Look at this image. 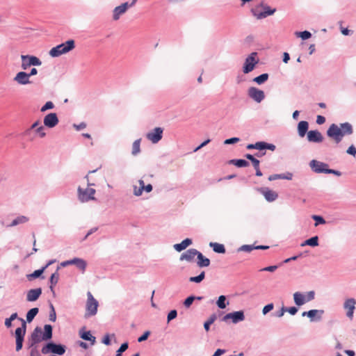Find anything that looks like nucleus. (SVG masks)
<instances>
[{
  "mask_svg": "<svg viewBox=\"0 0 356 356\" xmlns=\"http://www.w3.org/2000/svg\"><path fill=\"white\" fill-rule=\"evenodd\" d=\"M204 277H205V273L204 271H202L198 276L191 277L189 280H190V282H192L200 283L204 279Z\"/></svg>",
  "mask_w": 356,
  "mask_h": 356,
  "instance_id": "obj_40",
  "label": "nucleus"
},
{
  "mask_svg": "<svg viewBox=\"0 0 356 356\" xmlns=\"http://www.w3.org/2000/svg\"><path fill=\"white\" fill-rule=\"evenodd\" d=\"M296 35L298 37H300L302 40L309 39L312 36L311 33L307 31H305L302 32H296Z\"/></svg>",
  "mask_w": 356,
  "mask_h": 356,
  "instance_id": "obj_42",
  "label": "nucleus"
},
{
  "mask_svg": "<svg viewBox=\"0 0 356 356\" xmlns=\"http://www.w3.org/2000/svg\"><path fill=\"white\" fill-rule=\"evenodd\" d=\"M51 311L49 314V320L52 322H55L56 319V314L54 306L51 305Z\"/></svg>",
  "mask_w": 356,
  "mask_h": 356,
  "instance_id": "obj_52",
  "label": "nucleus"
},
{
  "mask_svg": "<svg viewBox=\"0 0 356 356\" xmlns=\"http://www.w3.org/2000/svg\"><path fill=\"white\" fill-rule=\"evenodd\" d=\"M102 342L105 345H107V346L111 344V340H110V337H109L108 334H106L104 336V337L103 338Z\"/></svg>",
  "mask_w": 356,
  "mask_h": 356,
  "instance_id": "obj_62",
  "label": "nucleus"
},
{
  "mask_svg": "<svg viewBox=\"0 0 356 356\" xmlns=\"http://www.w3.org/2000/svg\"><path fill=\"white\" fill-rule=\"evenodd\" d=\"M177 310H175V309L171 310L168 313V316H167L168 323H169L170 321L175 319L177 317Z\"/></svg>",
  "mask_w": 356,
  "mask_h": 356,
  "instance_id": "obj_46",
  "label": "nucleus"
},
{
  "mask_svg": "<svg viewBox=\"0 0 356 356\" xmlns=\"http://www.w3.org/2000/svg\"><path fill=\"white\" fill-rule=\"evenodd\" d=\"M88 299L86 302V312L85 314L86 317H90L97 314L98 302L90 292L87 293Z\"/></svg>",
  "mask_w": 356,
  "mask_h": 356,
  "instance_id": "obj_5",
  "label": "nucleus"
},
{
  "mask_svg": "<svg viewBox=\"0 0 356 356\" xmlns=\"http://www.w3.org/2000/svg\"><path fill=\"white\" fill-rule=\"evenodd\" d=\"M264 12H258L257 9L253 10L254 15L259 19L266 17L268 15H273L275 12V9L271 10L269 7L264 8Z\"/></svg>",
  "mask_w": 356,
  "mask_h": 356,
  "instance_id": "obj_23",
  "label": "nucleus"
},
{
  "mask_svg": "<svg viewBox=\"0 0 356 356\" xmlns=\"http://www.w3.org/2000/svg\"><path fill=\"white\" fill-rule=\"evenodd\" d=\"M163 129L156 127L152 131L147 134V138L152 143H157L163 137Z\"/></svg>",
  "mask_w": 356,
  "mask_h": 356,
  "instance_id": "obj_12",
  "label": "nucleus"
},
{
  "mask_svg": "<svg viewBox=\"0 0 356 356\" xmlns=\"http://www.w3.org/2000/svg\"><path fill=\"white\" fill-rule=\"evenodd\" d=\"M307 138L308 141L312 143H321L323 140V135L318 130L309 131Z\"/></svg>",
  "mask_w": 356,
  "mask_h": 356,
  "instance_id": "obj_19",
  "label": "nucleus"
},
{
  "mask_svg": "<svg viewBox=\"0 0 356 356\" xmlns=\"http://www.w3.org/2000/svg\"><path fill=\"white\" fill-rule=\"evenodd\" d=\"M128 348V343H124L121 345L120 348L117 350L115 356H121L122 353L124 352Z\"/></svg>",
  "mask_w": 356,
  "mask_h": 356,
  "instance_id": "obj_44",
  "label": "nucleus"
},
{
  "mask_svg": "<svg viewBox=\"0 0 356 356\" xmlns=\"http://www.w3.org/2000/svg\"><path fill=\"white\" fill-rule=\"evenodd\" d=\"M225 353V350L224 349H217L216 351L214 353V354L212 356H220L221 355L224 354Z\"/></svg>",
  "mask_w": 356,
  "mask_h": 356,
  "instance_id": "obj_64",
  "label": "nucleus"
},
{
  "mask_svg": "<svg viewBox=\"0 0 356 356\" xmlns=\"http://www.w3.org/2000/svg\"><path fill=\"white\" fill-rule=\"evenodd\" d=\"M286 312H288L291 315H295L298 312V309L295 307H291L289 308H286Z\"/></svg>",
  "mask_w": 356,
  "mask_h": 356,
  "instance_id": "obj_60",
  "label": "nucleus"
},
{
  "mask_svg": "<svg viewBox=\"0 0 356 356\" xmlns=\"http://www.w3.org/2000/svg\"><path fill=\"white\" fill-rule=\"evenodd\" d=\"M310 166L313 170L317 173H326L328 168V165L327 163L316 160H312L310 162Z\"/></svg>",
  "mask_w": 356,
  "mask_h": 356,
  "instance_id": "obj_16",
  "label": "nucleus"
},
{
  "mask_svg": "<svg viewBox=\"0 0 356 356\" xmlns=\"http://www.w3.org/2000/svg\"><path fill=\"white\" fill-rule=\"evenodd\" d=\"M81 337L84 340L91 341L92 345H94L95 343V337L91 334L90 331L82 332L81 334Z\"/></svg>",
  "mask_w": 356,
  "mask_h": 356,
  "instance_id": "obj_34",
  "label": "nucleus"
},
{
  "mask_svg": "<svg viewBox=\"0 0 356 356\" xmlns=\"http://www.w3.org/2000/svg\"><path fill=\"white\" fill-rule=\"evenodd\" d=\"M42 294V289L37 288L31 289L27 291L26 293V300L29 302H34L37 300L40 295Z\"/></svg>",
  "mask_w": 356,
  "mask_h": 356,
  "instance_id": "obj_21",
  "label": "nucleus"
},
{
  "mask_svg": "<svg viewBox=\"0 0 356 356\" xmlns=\"http://www.w3.org/2000/svg\"><path fill=\"white\" fill-rule=\"evenodd\" d=\"M39 124H40V122H39V121H36L35 122H34V123L31 125V127L29 129H27V130L26 131L25 134H30V132H31L33 129H36L38 127V125H39Z\"/></svg>",
  "mask_w": 356,
  "mask_h": 356,
  "instance_id": "obj_56",
  "label": "nucleus"
},
{
  "mask_svg": "<svg viewBox=\"0 0 356 356\" xmlns=\"http://www.w3.org/2000/svg\"><path fill=\"white\" fill-rule=\"evenodd\" d=\"M58 123V118L56 113H51L44 118V124L49 128L56 127Z\"/></svg>",
  "mask_w": 356,
  "mask_h": 356,
  "instance_id": "obj_17",
  "label": "nucleus"
},
{
  "mask_svg": "<svg viewBox=\"0 0 356 356\" xmlns=\"http://www.w3.org/2000/svg\"><path fill=\"white\" fill-rule=\"evenodd\" d=\"M244 319V312L243 311H238L227 314L223 316L222 320L225 322H227L229 320H231L233 323H237L240 321H243Z\"/></svg>",
  "mask_w": 356,
  "mask_h": 356,
  "instance_id": "obj_10",
  "label": "nucleus"
},
{
  "mask_svg": "<svg viewBox=\"0 0 356 356\" xmlns=\"http://www.w3.org/2000/svg\"><path fill=\"white\" fill-rule=\"evenodd\" d=\"M13 80L19 85H28L31 83L28 73L23 71L17 73Z\"/></svg>",
  "mask_w": 356,
  "mask_h": 356,
  "instance_id": "obj_15",
  "label": "nucleus"
},
{
  "mask_svg": "<svg viewBox=\"0 0 356 356\" xmlns=\"http://www.w3.org/2000/svg\"><path fill=\"white\" fill-rule=\"evenodd\" d=\"M253 250H255V246L254 245H243L241 246L238 249V251H243V252H251Z\"/></svg>",
  "mask_w": 356,
  "mask_h": 356,
  "instance_id": "obj_43",
  "label": "nucleus"
},
{
  "mask_svg": "<svg viewBox=\"0 0 356 356\" xmlns=\"http://www.w3.org/2000/svg\"><path fill=\"white\" fill-rule=\"evenodd\" d=\"M54 107V104L51 102H47L46 104L41 108V112H44L48 109H51Z\"/></svg>",
  "mask_w": 356,
  "mask_h": 356,
  "instance_id": "obj_48",
  "label": "nucleus"
},
{
  "mask_svg": "<svg viewBox=\"0 0 356 356\" xmlns=\"http://www.w3.org/2000/svg\"><path fill=\"white\" fill-rule=\"evenodd\" d=\"M240 139L238 138H231L225 140L224 143L227 145L234 144L238 142Z\"/></svg>",
  "mask_w": 356,
  "mask_h": 356,
  "instance_id": "obj_55",
  "label": "nucleus"
},
{
  "mask_svg": "<svg viewBox=\"0 0 356 356\" xmlns=\"http://www.w3.org/2000/svg\"><path fill=\"white\" fill-rule=\"evenodd\" d=\"M268 79V74H262L257 77H255L253 81H255L258 84H262L265 81H266Z\"/></svg>",
  "mask_w": 356,
  "mask_h": 356,
  "instance_id": "obj_39",
  "label": "nucleus"
},
{
  "mask_svg": "<svg viewBox=\"0 0 356 356\" xmlns=\"http://www.w3.org/2000/svg\"><path fill=\"white\" fill-rule=\"evenodd\" d=\"M308 128L309 123L307 121H300L298 125V132L299 136L303 138L306 134H307Z\"/></svg>",
  "mask_w": 356,
  "mask_h": 356,
  "instance_id": "obj_24",
  "label": "nucleus"
},
{
  "mask_svg": "<svg viewBox=\"0 0 356 356\" xmlns=\"http://www.w3.org/2000/svg\"><path fill=\"white\" fill-rule=\"evenodd\" d=\"M65 352V347L60 344H56L54 343H48L42 348V353L44 355L50 353L63 355Z\"/></svg>",
  "mask_w": 356,
  "mask_h": 356,
  "instance_id": "obj_8",
  "label": "nucleus"
},
{
  "mask_svg": "<svg viewBox=\"0 0 356 356\" xmlns=\"http://www.w3.org/2000/svg\"><path fill=\"white\" fill-rule=\"evenodd\" d=\"M35 132L40 138H44L46 136L43 126H40L35 129Z\"/></svg>",
  "mask_w": 356,
  "mask_h": 356,
  "instance_id": "obj_50",
  "label": "nucleus"
},
{
  "mask_svg": "<svg viewBox=\"0 0 356 356\" xmlns=\"http://www.w3.org/2000/svg\"><path fill=\"white\" fill-rule=\"evenodd\" d=\"M325 122V117L322 115H318L316 118V123L318 124H322Z\"/></svg>",
  "mask_w": 356,
  "mask_h": 356,
  "instance_id": "obj_61",
  "label": "nucleus"
},
{
  "mask_svg": "<svg viewBox=\"0 0 356 356\" xmlns=\"http://www.w3.org/2000/svg\"><path fill=\"white\" fill-rule=\"evenodd\" d=\"M198 252L199 251L193 248L189 249L181 255L180 260H186L188 262H191L194 260L195 257L197 256Z\"/></svg>",
  "mask_w": 356,
  "mask_h": 356,
  "instance_id": "obj_22",
  "label": "nucleus"
},
{
  "mask_svg": "<svg viewBox=\"0 0 356 356\" xmlns=\"http://www.w3.org/2000/svg\"><path fill=\"white\" fill-rule=\"evenodd\" d=\"M95 190L92 188H87L83 189L81 187L78 188V197L81 202L94 200L95 199Z\"/></svg>",
  "mask_w": 356,
  "mask_h": 356,
  "instance_id": "obj_7",
  "label": "nucleus"
},
{
  "mask_svg": "<svg viewBox=\"0 0 356 356\" xmlns=\"http://www.w3.org/2000/svg\"><path fill=\"white\" fill-rule=\"evenodd\" d=\"M197 258V264L199 267H200V268L207 267L210 265L211 262H210L209 259L204 257V255L200 252H198Z\"/></svg>",
  "mask_w": 356,
  "mask_h": 356,
  "instance_id": "obj_25",
  "label": "nucleus"
},
{
  "mask_svg": "<svg viewBox=\"0 0 356 356\" xmlns=\"http://www.w3.org/2000/svg\"><path fill=\"white\" fill-rule=\"evenodd\" d=\"M139 187H134V193L136 196H140L142 195L143 191H145L147 193H149L152 191V186L151 184H147L145 186V183L143 180L140 179L138 181Z\"/></svg>",
  "mask_w": 356,
  "mask_h": 356,
  "instance_id": "obj_20",
  "label": "nucleus"
},
{
  "mask_svg": "<svg viewBox=\"0 0 356 356\" xmlns=\"http://www.w3.org/2000/svg\"><path fill=\"white\" fill-rule=\"evenodd\" d=\"M247 149H257L259 150L265 149H266V143L265 142H258L255 144H249L247 146Z\"/></svg>",
  "mask_w": 356,
  "mask_h": 356,
  "instance_id": "obj_35",
  "label": "nucleus"
},
{
  "mask_svg": "<svg viewBox=\"0 0 356 356\" xmlns=\"http://www.w3.org/2000/svg\"><path fill=\"white\" fill-rule=\"evenodd\" d=\"M273 309V304L270 303L266 305L262 310L263 314L265 315Z\"/></svg>",
  "mask_w": 356,
  "mask_h": 356,
  "instance_id": "obj_54",
  "label": "nucleus"
},
{
  "mask_svg": "<svg viewBox=\"0 0 356 356\" xmlns=\"http://www.w3.org/2000/svg\"><path fill=\"white\" fill-rule=\"evenodd\" d=\"M58 280H59V274H58V270H57L56 272L53 273L50 277V284H51L50 289H51V292L53 293V294L55 293L54 290V286L58 283Z\"/></svg>",
  "mask_w": 356,
  "mask_h": 356,
  "instance_id": "obj_31",
  "label": "nucleus"
},
{
  "mask_svg": "<svg viewBox=\"0 0 356 356\" xmlns=\"http://www.w3.org/2000/svg\"><path fill=\"white\" fill-rule=\"evenodd\" d=\"M356 300L354 298L347 299L343 305L344 309L347 311V316L352 319L353 317L354 310L355 309Z\"/></svg>",
  "mask_w": 356,
  "mask_h": 356,
  "instance_id": "obj_18",
  "label": "nucleus"
},
{
  "mask_svg": "<svg viewBox=\"0 0 356 356\" xmlns=\"http://www.w3.org/2000/svg\"><path fill=\"white\" fill-rule=\"evenodd\" d=\"M312 218L316 220L315 226H317L318 224H325V220L319 216H313Z\"/></svg>",
  "mask_w": 356,
  "mask_h": 356,
  "instance_id": "obj_49",
  "label": "nucleus"
},
{
  "mask_svg": "<svg viewBox=\"0 0 356 356\" xmlns=\"http://www.w3.org/2000/svg\"><path fill=\"white\" fill-rule=\"evenodd\" d=\"M309 245L312 247H316L318 245V237L317 236H313L306 241H305L301 246Z\"/></svg>",
  "mask_w": 356,
  "mask_h": 356,
  "instance_id": "obj_30",
  "label": "nucleus"
},
{
  "mask_svg": "<svg viewBox=\"0 0 356 356\" xmlns=\"http://www.w3.org/2000/svg\"><path fill=\"white\" fill-rule=\"evenodd\" d=\"M21 67L24 70H27L31 66H40L42 65V61L35 56L21 55Z\"/></svg>",
  "mask_w": 356,
  "mask_h": 356,
  "instance_id": "obj_6",
  "label": "nucleus"
},
{
  "mask_svg": "<svg viewBox=\"0 0 356 356\" xmlns=\"http://www.w3.org/2000/svg\"><path fill=\"white\" fill-rule=\"evenodd\" d=\"M192 243V240L190 238L184 239L181 243H177L174 245V248L177 252H181L185 250L188 246H189Z\"/></svg>",
  "mask_w": 356,
  "mask_h": 356,
  "instance_id": "obj_26",
  "label": "nucleus"
},
{
  "mask_svg": "<svg viewBox=\"0 0 356 356\" xmlns=\"http://www.w3.org/2000/svg\"><path fill=\"white\" fill-rule=\"evenodd\" d=\"M256 56L257 53L253 52L245 59L243 66V72L245 74H248L254 70L256 64L258 63V60L256 58Z\"/></svg>",
  "mask_w": 356,
  "mask_h": 356,
  "instance_id": "obj_9",
  "label": "nucleus"
},
{
  "mask_svg": "<svg viewBox=\"0 0 356 356\" xmlns=\"http://www.w3.org/2000/svg\"><path fill=\"white\" fill-rule=\"evenodd\" d=\"M248 95L257 103H260L265 97L264 92L255 87H250L248 90Z\"/></svg>",
  "mask_w": 356,
  "mask_h": 356,
  "instance_id": "obj_11",
  "label": "nucleus"
},
{
  "mask_svg": "<svg viewBox=\"0 0 356 356\" xmlns=\"http://www.w3.org/2000/svg\"><path fill=\"white\" fill-rule=\"evenodd\" d=\"M277 266H270L265 267L264 268H261L260 271H268V272H274L277 269Z\"/></svg>",
  "mask_w": 356,
  "mask_h": 356,
  "instance_id": "obj_53",
  "label": "nucleus"
},
{
  "mask_svg": "<svg viewBox=\"0 0 356 356\" xmlns=\"http://www.w3.org/2000/svg\"><path fill=\"white\" fill-rule=\"evenodd\" d=\"M319 311L318 310H316V309H312V310H309V312H304L302 313V316H307L308 317L312 318H314L316 314Z\"/></svg>",
  "mask_w": 356,
  "mask_h": 356,
  "instance_id": "obj_45",
  "label": "nucleus"
},
{
  "mask_svg": "<svg viewBox=\"0 0 356 356\" xmlns=\"http://www.w3.org/2000/svg\"><path fill=\"white\" fill-rule=\"evenodd\" d=\"M230 163L235 165L238 168L246 167L249 163L243 159H233L229 161Z\"/></svg>",
  "mask_w": 356,
  "mask_h": 356,
  "instance_id": "obj_36",
  "label": "nucleus"
},
{
  "mask_svg": "<svg viewBox=\"0 0 356 356\" xmlns=\"http://www.w3.org/2000/svg\"><path fill=\"white\" fill-rule=\"evenodd\" d=\"M209 245L213 248V250L217 253H225V248L224 245L218 243H210Z\"/></svg>",
  "mask_w": 356,
  "mask_h": 356,
  "instance_id": "obj_29",
  "label": "nucleus"
},
{
  "mask_svg": "<svg viewBox=\"0 0 356 356\" xmlns=\"http://www.w3.org/2000/svg\"><path fill=\"white\" fill-rule=\"evenodd\" d=\"M29 346L31 348L30 356H40L39 350L35 346H31V345H29Z\"/></svg>",
  "mask_w": 356,
  "mask_h": 356,
  "instance_id": "obj_47",
  "label": "nucleus"
},
{
  "mask_svg": "<svg viewBox=\"0 0 356 356\" xmlns=\"http://www.w3.org/2000/svg\"><path fill=\"white\" fill-rule=\"evenodd\" d=\"M195 300V297L193 296H189L185 300H184V305L186 307H189L192 303Z\"/></svg>",
  "mask_w": 356,
  "mask_h": 356,
  "instance_id": "obj_51",
  "label": "nucleus"
},
{
  "mask_svg": "<svg viewBox=\"0 0 356 356\" xmlns=\"http://www.w3.org/2000/svg\"><path fill=\"white\" fill-rule=\"evenodd\" d=\"M225 300H226V298L225 296H219L218 300H217V302H216V304L219 308L225 309L226 307V304L225 302Z\"/></svg>",
  "mask_w": 356,
  "mask_h": 356,
  "instance_id": "obj_41",
  "label": "nucleus"
},
{
  "mask_svg": "<svg viewBox=\"0 0 356 356\" xmlns=\"http://www.w3.org/2000/svg\"><path fill=\"white\" fill-rule=\"evenodd\" d=\"M72 264L76 265V267L81 269L83 272L85 271L87 264L83 259L79 258H74L72 259Z\"/></svg>",
  "mask_w": 356,
  "mask_h": 356,
  "instance_id": "obj_28",
  "label": "nucleus"
},
{
  "mask_svg": "<svg viewBox=\"0 0 356 356\" xmlns=\"http://www.w3.org/2000/svg\"><path fill=\"white\" fill-rule=\"evenodd\" d=\"M353 131V127L348 122L341 123L339 126L332 124L327 131V135L338 144L344 136L350 135Z\"/></svg>",
  "mask_w": 356,
  "mask_h": 356,
  "instance_id": "obj_1",
  "label": "nucleus"
},
{
  "mask_svg": "<svg viewBox=\"0 0 356 356\" xmlns=\"http://www.w3.org/2000/svg\"><path fill=\"white\" fill-rule=\"evenodd\" d=\"M293 299H294L295 303L298 306L302 305L306 302H307L306 300L305 296H304L302 293H301L300 292H296L293 294Z\"/></svg>",
  "mask_w": 356,
  "mask_h": 356,
  "instance_id": "obj_27",
  "label": "nucleus"
},
{
  "mask_svg": "<svg viewBox=\"0 0 356 356\" xmlns=\"http://www.w3.org/2000/svg\"><path fill=\"white\" fill-rule=\"evenodd\" d=\"M347 153L351 154L353 156H355L356 154V148L354 145H350L347 149Z\"/></svg>",
  "mask_w": 356,
  "mask_h": 356,
  "instance_id": "obj_58",
  "label": "nucleus"
},
{
  "mask_svg": "<svg viewBox=\"0 0 356 356\" xmlns=\"http://www.w3.org/2000/svg\"><path fill=\"white\" fill-rule=\"evenodd\" d=\"M140 152V139L135 140L132 145L131 154L134 156Z\"/></svg>",
  "mask_w": 356,
  "mask_h": 356,
  "instance_id": "obj_38",
  "label": "nucleus"
},
{
  "mask_svg": "<svg viewBox=\"0 0 356 356\" xmlns=\"http://www.w3.org/2000/svg\"><path fill=\"white\" fill-rule=\"evenodd\" d=\"M75 47V42L74 40H69L64 43L58 44L53 47L49 51V55L51 57H58L62 54L68 53L69 51L74 49Z\"/></svg>",
  "mask_w": 356,
  "mask_h": 356,
  "instance_id": "obj_3",
  "label": "nucleus"
},
{
  "mask_svg": "<svg viewBox=\"0 0 356 356\" xmlns=\"http://www.w3.org/2000/svg\"><path fill=\"white\" fill-rule=\"evenodd\" d=\"M38 312L39 309L37 307L31 309L26 314L27 322L31 323L33 320L35 316L38 314Z\"/></svg>",
  "mask_w": 356,
  "mask_h": 356,
  "instance_id": "obj_32",
  "label": "nucleus"
},
{
  "mask_svg": "<svg viewBox=\"0 0 356 356\" xmlns=\"http://www.w3.org/2000/svg\"><path fill=\"white\" fill-rule=\"evenodd\" d=\"M130 6L128 2L122 3L121 5L115 7L113 10V19L117 21L120 19V16L124 15Z\"/></svg>",
  "mask_w": 356,
  "mask_h": 356,
  "instance_id": "obj_14",
  "label": "nucleus"
},
{
  "mask_svg": "<svg viewBox=\"0 0 356 356\" xmlns=\"http://www.w3.org/2000/svg\"><path fill=\"white\" fill-rule=\"evenodd\" d=\"M277 179H285V177L282 175H273L268 177L269 181H273V180H275ZM286 179H289V178L286 177Z\"/></svg>",
  "mask_w": 356,
  "mask_h": 356,
  "instance_id": "obj_57",
  "label": "nucleus"
},
{
  "mask_svg": "<svg viewBox=\"0 0 356 356\" xmlns=\"http://www.w3.org/2000/svg\"><path fill=\"white\" fill-rule=\"evenodd\" d=\"M149 335V332H145L142 336H140L138 339V342H142L143 341H145L148 337Z\"/></svg>",
  "mask_w": 356,
  "mask_h": 356,
  "instance_id": "obj_59",
  "label": "nucleus"
},
{
  "mask_svg": "<svg viewBox=\"0 0 356 356\" xmlns=\"http://www.w3.org/2000/svg\"><path fill=\"white\" fill-rule=\"evenodd\" d=\"M46 267H42L41 269L35 270L33 273L27 275V278L29 280H32L37 277H39L44 271Z\"/></svg>",
  "mask_w": 356,
  "mask_h": 356,
  "instance_id": "obj_37",
  "label": "nucleus"
},
{
  "mask_svg": "<svg viewBox=\"0 0 356 356\" xmlns=\"http://www.w3.org/2000/svg\"><path fill=\"white\" fill-rule=\"evenodd\" d=\"M22 322V326L19 327H17L15 330V338H16V350L19 351L22 348L23 346V341H24V337L26 334V321L23 319L19 318Z\"/></svg>",
  "mask_w": 356,
  "mask_h": 356,
  "instance_id": "obj_4",
  "label": "nucleus"
},
{
  "mask_svg": "<svg viewBox=\"0 0 356 356\" xmlns=\"http://www.w3.org/2000/svg\"><path fill=\"white\" fill-rule=\"evenodd\" d=\"M74 127L76 130H81L86 127V124L85 122H81L78 125L74 124Z\"/></svg>",
  "mask_w": 356,
  "mask_h": 356,
  "instance_id": "obj_63",
  "label": "nucleus"
},
{
  "mask_svg": "<svg viewBox=\"0 0 356 356\" xmlns=\"http://www.w3.org/2000/svg\"><path fill=\"white\" fill-rule=\"evenodd\" d=\"M44 330V332L42 334V329L39 327H36L31 334L29 345L34 346L36 343H38L42 341H47L51 339L52 326L51 325H45Z\"/></svg>",
  "mask_w": 356,
  "mask_h": 356,
  "instance_id": "obj_2",
  "label": "nucleus"
},
{
  "mask_svg": "<svg viewBox=\"0 0 356 356\" xmlns=\"http://www.w3.org/2000/svg\"><path fill=\"white\" fill-rule=\"evenodd\" d=\"M257 191L264 196L268 202H273L278 197L277 193L268 188H259Z\"/></svg>",
  "mask_w": 356,
  "mask_h": 356,
  "instance_id": "obj_13",
  "label": "nucleus"
},
{
  "mask_svg": "<svg viewBox=\"0 0 356 356\" xmlns=\"http://www.w3.org/2000/svg\"><path fill=\"white\" fill-rule=\"evenodd\" d=\"M29 220V218L26 216H21L16 218L15 220H13L10 225V227L16 226L19 224H23Z\"/></svg>",
  "mask_w": 356,
  "mask_h": 356,
  "instance_id": "obj_33",
  "label": "nucleus"
}]
</instances>
